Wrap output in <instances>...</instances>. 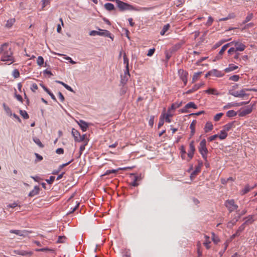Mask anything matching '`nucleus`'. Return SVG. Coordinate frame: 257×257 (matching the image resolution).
Returning a JSON list of instances; mask_svg holds the SVG:
<instances>
[{
    "instance_id": "nucleus-1",
    "label": "nucleus",
    "mask_w": 257,
    "mask_h": 257,
    "mask_svg": "<svg viewBox=\"0 0 257 257\" xmlns=\"http://www.w3.org/2000/svg\"><path fill=\"white\" fill-rule=\"evenodd\" d=\"M0 53L2 54L1 61H7L10 62L9 64H11L15 62V59L13 57V53L9 45L7 43L3 44L0 48Z\"/></svg>"
},
{
    "instance_id": "nucleus-2",
    "label": "nucleus",
    "mask_w": 257,
    "mask_h": 257,
    "mask_svg": "<svg viewBox=\"0 0 257 257\" xmlns=\"http://www.w3.org/2000/svg\"><path fill=\"white\" fill-rule=\"evenodd\" d=\"M198 150L202 158L205 161L207 160V154L208 152L206 147V141L205 139H203L200 143L198 147Z\"/></svg>"
},
{
    "instance_id": "nucleus-3",
    "label": "nucleus",
    "mask_w": 257,
    "mask_h": 257,
    "mask_svg": "<svg viewBox=\"0 0 257 257\" xmlns=\"http://www.w3.org/2000/svg\"><path fill=\"white\" fill-rule=\"evenodd\" d=\"M115 2L117 5V7L120 11L134 10L133 6L127 3H124L120 0H115Z\"/></svg>"
},
{
    "instance_id": "nucleus-4",
    "label": "nucleus",
    "mask_w": 257,
    "mask_h": 257,
    "mask_svg": "<svg viewBox=\"0 0 257 257\" xmlns=\"http://www.w3.org/2000/svg\"><path fill=\"white\" fill-rule=\"evenodd\" d=\"M224 205L230 212L235 211L238 208V206L235 204V201L233 199L226 200Z\"/></svg>"
},
{
    "instance_id": "nucleus-5",
    "label": "nucleus",
    "mask_w": 257,
    "mask_h": 257,
    "mask_svg": "<svg viewBox=\"0 0 257 257\" xmlns=\"http://www.w3.org/2000/svg\"><path fill=\"white\" fill-rule=\"evenodd\" d=\"M178 72L180 78L183 82L184 85H186L187 83V76L188 75V72L182 69H179Z\"/></svg>"
},
{
    "instance_id": "nucleus-6",
    "label": "nucleus",
    "mask_w": 257,
    "mask_h": 257,
    "mask_svg": "<svg viewBox=\"0 0 257 257\" xmlns=\"http://www.w3.org/2000/svg\"><path fill=\"white\" fill-rule=\"evenodd\" d=\"M252 110V106H248L246 108H242L239 111L238 115L243 117L251 112Z\"/></svg>"
},
{
    "instance_id": "nucleus-7",
    "label": "nucleus",
    "mask_w": 257,
    "mask_h": 257,
    "mask_svg": "<svg viewBox=\"0 0 257 257\" xmlns=\"http://www.w3.org/2000/svg\"><path fill=\"white\" fill-rule=\"evenodd\" d=\"M194 144V141H192L189 144V150L187 153L188 157L189 158V161L192 159L194 152L195 151V148Z\"/></svg>"
},
{
    "instance_id": "nucleus-8",
    "label": "nucleus",
    "mask_w": 257,
    "mask_h": 257,
    "mask_svg": "<svg viewBox=\"0 0 257 257\" xmlns=\"http://www.w3.org/2000/svg\"><path fill=\"white\" fill-rule=\"evenodd\" d=\"M99 30V36H103L106 37L110 38L112 40H113V36H111V34L108 30H101L100 29H98Z\"/></svg>"
},
{
    "instance_id": "nucleus-9",
    "label": "nucleus",
    "mask_w": 257,
    "mask_h": 257,
    "mask_svg": "<svg viewBox=\"0 0 257 257\" xmlns=\"http://www.w3.org/2000/svg\"><path fill=\"white\" fill-rule=\"evenodd\" d=\"M74 159H72L70 161H69L68 162L63 164L59 166L58 169L57 170H54L53 172L52 173L53 175H57L58 174V173L60 172V171L65 167L68 165L69 164H70L71 162L73 161Z\"/></svg>"
},
{
    "instance_id": "nucleus-10",
    "label": "nucleus",
    "mask_w": 257,
    "mask_h": 257,
    "mask_svg": "<svg viewBox=\"0 0 257 257\" xmlns=\"http://www.w3.org/2000/svg\"><path fill=\"white\" fill-rule=\"evenodd\" d=\"M204 84V83L203 82H201L199 84H196L194 85V86L192 87V88L187 91L186 92V94H190V93L196 91L198 89H199L200 88V87L201 86L203 85Z\"/></svg>"
},
{
    "instance_id": "nucleus-11",
    "label": "nucleus",
    "mask_w": 257,
    "mask_h": 257,
    "mask_svg": "<svg viewBox=\"0 0 257 257\" xmlns=\"http://www.w3.org/2000/svg\"><path fill=\"white\" fill-rule=\"evenodd\" d=\"M256 186H257L256 184H254V185L252 187H250L248 184H246L243 190H242V191H241V194L244 195V194L247 193L251 190L254 188Z\"/></svg>"
},
{
    "instance_id": "nucleus-12",
    "label": "nucleus",
    "mask_w": 257,
    "mask_h": 257,
    "mask_svg": "<svg viewBox=\"0 0 257 257\" xmlns=\"http://www.w3.org/2000/svg\"><path fill=\"white\" fill-rule=\"evenodd\" d=\"M78 124L83 132L86 131L87 128L88 127V123L83 120H79V121L78 122Z\"/></svg>"
},
{
    "instance_id": "nucleus-13",
    "label": "nucleus",
    "mask_w": 257,
    "mask_h": 257,
    "mask_svg": "<svg viewBox=\"0 0 257 257\" xmlns=\"http://www.w3.org/2000/svg\"><path fill=\"white\" fill-rule=\"evenodd\" d=\"M235 121L229 122L223 126V128L227 132L235 127Z\"/></svg>"
},
{
    "instance_id": "nucleus-14",
    "label": "nucleus",
    "mask_w": 257,
    "mask_h": 257,
    "mask_svg": "<svg viewBox=\"0 0 257 257\" xmlns=\"http://www.w3.org/2000/svg\"><path fill=\"white\" fill-rule=\"evenodd\" d=\"M40 191V187L38 186H35L33 190L30 192L28 196L30 197H33L39 194Z\"/></svg>"
},
{
    "instance_id": "nucleus-15",
    "label": "nucleus",
    "mask_w": 257,
    "mask_h": 257,
    "mask_svg": "<svg viewBox=\"0 0 257 257\" xmlns=\"http://www.w3.org/2000/svg\"><path fill=\"white\" fill-rule=\"evenodd\" d=\"M213 125L212 123L210 121H208L206 123L205 127L204 128L205 133H208L212 130Z\"/></svg>"
},
{
    "instance_id": "nucleus-16",
    "label": "nucleus",
    "mask_w": 257,
    "mask_h": 257,
    "mask_svg": "<svg viewBox=\"0 0 257 257\" xmlns=\"http://www.w3.org/2000/svg\"><path fill=\"white\" fill-rule=\"evenodd\" d=\"M71 134L74 138V140L76 142H77L78 138L80 135L79 132L77 130H75V128H72Z\"/></svg>"
},
{
    "instance_id": "nucleus-17",
    "label": "nucleus",
    "mask_w": 257,
    "mask_h": 257,
    "mask_svg": "<svg viewBox=\"0 0 257 257\" xmlns=\"http://www.w3.org/2000/svg\"><path fill=\"white\" fill-rule=\"evenodd\" d=\"M238 68V66L233 64L229 65L228 67L224 69L225 72H229Z\"/></svg>"
},
{
    "instance_id": "nucleus-18",
    "label": "nucleus",
    "mask_w": 257,
    "mask_h": 257,
    "mask_svg": "<svg viewBox=\"0 0 257 257\" xmlns=\"http://www.w3.org/2000/svg\"><path fill=\"white\" fill-rule=\"evenodd\" d=\"M210 73H212V76H214L217 77H221L223 76V74L216 69H213L211 70Z\"/></svg>"
},
{
    "instance_id": "nucleus-19",
    "label": "nucleus",
    "mask_w": 257,
    "mask_h": 257,
    "mask_svg": "<svg viewBox=\"0 0 257 257\" xmlns=\"http://www.w3.org/2000/svg\"><path fill=\"white\" fill-rule=\"evenodd\" d=\"M17 254L23 256H30L33 254V252L32 251L21 250L18 251Z\"/></svg>"
},
{
    "instance_id": "nucleus-20",
    "label": "nucleus",
    "mask_w": 257,
    "mask_h": 257,
    "mask_svg": "<svg viewBox=\"0 0 257 257\" xmlns=\"http://www.w3.org/2000/svg\"><path fill=\"white\" fill-rule=\"evenodd\" d=\"M183 43H178L173 46L171 49V52H174L178 50L183 45Z\"/></svg>"
},
{
    "instance_id": "nucleus-21",
    "label": "nucleus",
    "mask_w": 257,
    "mask_h": 257,
    "mask_svg": "<svg viewBox=\"0 0 257 257\" xmlns=\"http://www.w3.org/2000/svg\"><path fill=\"white\" fill-rule=\"evenodd\" d=\"M227 136V132L225 131L223 128L222 130H221L220 132V135H218V138L220 140H224L226 139V138Z\"/></svg>"
},
{
    "instance_id": "nucleus-22",
    "label": "nucleus",
    "mask_w": 257,
    "mask_h": 257,
    "mask_svg": "<svg viewBox=\"0 0 257 257\" xmlns=\"http://www.w3.org/2000/svg\"><path fill=\"white\" fill-rule=\"evenodd\" d=\"M200 171V168L199 167H197L195 168V170L192 172L190 175V178L193 180V178L197 175V174Z\"/></svg>"
},
{
    "instance_id": "nucleus-23",
    "label": "nucleus",
    "mask_w": 257,
    "mask_h": 257,
    "mask_svg": "<svg viewBox=\"0 0 257 257\" xmlns=\"http://www.w3.org/2000/svg\"><path fill=\"white\" fill-rule=\"evenodd\" d=\"M4 110L10 116H12V113L10 108L5 103H4L3 104Z\"/></svg>"
},
{
    "instance_id": "nucleus-24",
    "label": "nucleus",
    "mask_w": 257,
    "mask_h": 257,
    "mask_svg": "<svg viewBox=\"0 0 257 257\" xmlns=\"http://www.w3.org/2000/svg\"><path fill=\"white\" fill-rule=\"evenodd\" d=\"M248 88L242 89L239 91V97H243L248 96V94L245 93L246 91H248Z\"/></svg>"
},
{
    "instance_id": "nucleus-25",
    "label": "nucleus",
    "mask_w": 257,
    "mask_h": 257,
    "mask_svg": "<svg viewBox=\"0 0 257 257\" xmlns=\"http://www.w3.org/2000/svg\"><path fill=\"white\" fill-rule=\"evenodd\" d=\"M104 8L108 11H112L115 9L114 5L111 3H106L104 5Z\"/></svg>"
},
{
    "instance_id": "nucleus-26",
    "label": "nucleus",
    "mask_w": 257,
    "mask_h": 257,
    "mask_svg": "<svg viewBox=\"0 0 257 257\" xmlns=\"http://www.w3.org/2000/svg\"><path fill=\"white\" fill-rule=\"evenodd\" d=\"M15 22V19H10L7 21L5 27L8 28H10L14 25Z\"/></svg>"
},
{
    "instance_id": "nucleus-27",
    "label": "nucleus",
    "mask_w": 257,
    "mask_h": 257,
    "mask_svg": "<svg viewBox=\"0 0 257 257\" xmlns=\"http://www.w3.org/2000/svg\"><path fill=\"white\" fill-rule=\"evenodd\" d=\"M253 15L252 13H248L247 16L245 20L242 22L243 24H245L250 21L253 18Z\"/></svg>"
},
{
    "instance_id": "nucleus-28",
    "label": "nucleus",
    "mask_w": 257,
    "mask_h": 257,
    "mask_svg": "<svg viewBox=\"0 0 257 257\" xmlns=\"http://www.w3.org/2000/svg\"><path fill=\"white\" fill-rule=\"evenodd\" d=\"M130 76L126 75V74H124L123 75H121V81L120 82L122 85H124L126 83L128 79Z\"/></svg>"
},
{
    "instance_id": "nucleus-29",
    "label": "nucleus",
    "mask_w": 257,
    "mask_h": 257,
    "mask_svg": "<svg viewBox=\"0 0 257 257\" xmlns=\"http://www.w3.org/2000/svg\"><path fill=\"white\" fill-rule=\"evenodd\" d=\"M192 108L194 109H197L198 108L197 106L193 102H189L187 104H186V108Z\"/></svg>"
},
{
    "instance_id": "nucleus-30",
    "label": "nucleus",
    "mask_w": 257,
    "mask_h": 257,
    "mask_svg": "<svg viewBox=\"0 0 257 257\" xmlns=\"http://www.w3.org/2000/svg\"><path fill=\"white\" fill-rule=\"evenodd\" d=\"M170 27V26L169 24L164 25L162 30L160 32L161 35H164L165 34V33L168 30Z\"/></svg>"
},
{
    "instance_id": "nucleus-31",
    "label": "nucleus",
    "mask_w": 257,
    "mask_h": 257,
    "mask_svg": "<svg viewBox=\"0 0 257 257\" xmlns=\"http://www.w3.org/2000/svg\"><path fill=\"white\" fill-rule=\"evenodd\" d=\"M245 46L241 43H239L238 46H237L235 48L236 49L237 51H243L245 48Z\"/></svg>"
},
{
    "instance_id": "nucleus-32",
    "label": "nucleus",
    "mask_w": 257,
    "mask_h": 257,
    "mask_svg": "<svg viewBox=\"0 0 257 257\" xmlns=\"http://www.w3.org/2000/svg\"><path fill=\"white\" fill-rule=\"evenodd\" d=\"M236 114H237L236 112L233 110H228L226 112V116L229 117L235 116V115H236Z\"/></svg>"
},
{
    "instance_id": "nucleus-33",
    "label": "nucleus",
    "mask_w": 257,
    "mask_h": 257,
    "mask_svg": "<svg viewBox=\"0 0 257 257\" xmlns=\"http://www.w3.org/2000/svg\"><path fill=\"white\" fill-rule=\"evenodd\" d=\"M36 251H38V252H40V251H51V252H55V250L53 249L49 248H48V247H44V248H42L36 249Z\"/></svg>"
},
{
    "instance_id": "nucleus-34",
    "label": "nucleus",
    "mask_w": 257,
    "mask_h": 257,
    "mask_svg": "<svg viewBox=\"0 0 257 257\" xmlns=\"http://www.w3.org/2000/svg\"><path fill=\"white\" fill-rule=\"evenodd\" d=\"M228 94L236 97H239V91H235L233 89H230L228 91Z\"/></svg>"
},
{
    "instance_id": "nucleus-35",
    "label": "nucleus",
    "mask_w": 257,
    "mask_h": 257,
    "mask_svg": "<svg viewBox=\"0 0 257 257\" xmlns=\"http://www.w3.org/2000/svg\"><path fill=\"white\" fill-rule=\"evenodd\" d=\"M20 113L24 119H28L29 118V114L25 110H20Z\"/></svg>"
},
{
    "instance_id": "nucleus-36",
    "label": "nucleus",
    "mask_w": 257,
    "mask_h": 257,
    "mask_svg": "<svg viewBox=\"0 0 257 257\" xmlns=\"http://www.w3.org/2000/svg\"><path fill=\"white\" fill-rule=\"evenodd\" d=\"M33 141L39 147L42 148L44 147L39 138L35 137L33 138Z\"/></svg>"
},
{
    "instance_id": "nucleus-37",
    "label": "nucleus",
    "mask_w": 257,
    "mask_h": 257,
    "mask_svg": "<svg viewBox=\"0 0 257 257\" xmlns=\"http://www.w3.org/2000/svg\"><path fill=\"white\" fill-rule=\"evenodd\" d=\"M238 219H236V220L233 219L230 221H229L227 223V227L228 228H232V226L236 223V222L237 221Z\"/></svg>"
},
{
    "instance_id": "nucleus-38",
    "label": "nucleus",
    "mask_w": 257,
    "mask_h": 257,
    "mask_svg": "<svg viewBox=\"0 0 257 257\" xmlns=\"http://www.w3.org/2000/svg\"><path fill=\"white\" fill-rule=\"evenodd\" d=\"M201 73L202 72H201L194 73L192 78V82H195V81H196L198 79Z\"/></svg>"
},
{
    "instance_id": "nucleus-39",
    "label": "nucleus",
    "mask_w": 257,
    "mask_h": 257,
    "mask_svg": "<svg viewBox=\"0 0 257 257\" xmlns=\"http://www.w3.org/2000/svg\"><path fill=\"white\" fill-rule=\"evenodd\" d=\"M117 172V170H115V169L108 170H107L104 174L102 175L101 176L109 175L111 173H116Z\"/></svg>"
},
{
    "instance_id": "nucleus-40",
    "label": "nucleus",
    "mask_w": 257,
    "mask_h": 257,
    "mask_svg": "<svg viewBox=\"0 0 257 257\" xmlns=\"http://www.w3.org/2000/svg\"><path fill=\"white\" fill-rule=\"evenodd\" d=\"M249 101H250V100L246 101V102L242 101V102H238V103H232V106H241L243 105L248 104L249 102Z\"/></svg>"
},
{
    "instance_id": "nucleus-41",
    "label": "nucleus",
    "mask_w": 257,
    "mask_h": 257,
    "mask_svg": "<svg viewBox=\"0 0 257 257\" xmlns=\"http://www.w3.org/2000/svg\"><path fill=\"white\" fill-rule=\"evenodd\" d=\"M223 113H217L214 116V120L215 121H218L220 120V118L223 116Z\"/></svg>"
},
{
    "instance_id": "nucleus-42",
    "label": "nucleus",
    "mask_w": 257,
    "mask_h": 257,
    "mask_svg": "<svg viewBox=\"0 0 257 257\" xmlns=\"http://www.w3.org/2000/svg\"><path fill=\"white\" fill-rule=\"evenodd\" d=\"M10 232L12 233H15L20 236H23L24 235L22 233V231L20 230H11Z\"/></svg>"
},
{
    "instance_id": "nucleus-43",
    "label": "nucleus",
    "mask_w": 257,
    "mask_h": 257,
    "mask_svg": "<svg viewBox=\"0 0 257 257\" xmlns=\"http://www.w3.org/2000/svg\"><path fill=\"white\" fill-rule=\"evenodd\" d=\"M239 79V76L238 75H233L229 77V80L233 81H237Z\"/></svg>"
},
{
    "instance_id": "nucleus-44",
    "label": "nucleus",
    "mask_w": 257,
    "mask_h": 257,
    "mask_svg": "<svg viewBox=\"0 0 257 257\" xmlns=\"http://www.w3.org/2000/svg\"><path fill=\"white\" fill-rule=\"evenodd\" d=\"M37 64L42 66L44 64V59L42 56H39L37 61Z\"/></svg>"
},
{
    "instance_id": "nucleus-45",
    "label": "nucleus",
    "mask_w": 257,
    "mask_h": 257,
    "mask_svg": "<svg viewBox=\"0 0 257 257\" xmlns=\"http://www.w3.org/2000/svg\"><path fill=\"white\" fill-rule=\"evenodd\" d=\"M66 237L65 236H59L58 238V243H64Z\"/></svg>"
},
{
    "instance_id": "nucleus-46",
    "label": "nucleus",
    "mask_w": 257,
    "mask_h": 257,
    "mask_svg": "<svg viewBox=\"0 0 257 257\" xmlns=\"http://www.w3.org/2000/svg\"><path fill=\"white\" fill-rule=\"evenodd\" d=\"M138 176H135L134 181L132 183H131V185L134 187L138 186L139 184L137 182V181L138 180Z\"/></svg>"
},
{
    "instance_id": "nucleus-47",
    "label": "nucleus",
    "mask_w": 257,
    "mask_h": 257,
    "mask_svg": "<svg viewBox=\"0 0 257 257\" xmlns=\"http://www.w3.org/2000/svg\"><path fill=\"white\" fill-rule=\"evenodd\" d=\"M226 50V49L223 47V46L222 47L221 50L219 52L218 55L216 57V58L218 59L221 57V56L223 54L224 51Z\"/></svg>"
},
{
    "instance_id": "nucleus-48",
    "label": "nucleus",
    "mask_w": 257,
    "mask_h": 257,
    "mask_svg": "<svg viewBox=\"0 0 257 257\" xmlns=\"http://www.w3.org/2000/svg\"><path fill=\"white\" fill-rule=\"evenodd\" d=\"M13 76L14 78H17L20 77V72L18 69H15L13 72Z\"/></svg>"
},
{
    "instance_id": "nucleus-49",
    "label": "nucleus",
    "mask_w": 257,
    "mask_h": 257,
    "mask_svg": "<svg viewBox=\"0 0 257 257\" xmlns=\"http://www.w3.org/2000/svg\"><path fill=\"white\" fill-rule=\"evenodd\" d=\"M123 63L124 64H125L126 65V68H127V67H128V59L127 58L125 54H124L123 55Z\"/></svg>"
},
{
    "instance_id": "nucleus-50",
    "label": "nucleus",
    "mask_w": 257,
    "mask_h": 257,
    "mask_svg": "<svg viewBox=\"0 0 257 257\" xmlns=\"http://www.w3.org/2000/svg\"><path fill=\"white\" fill-rule=\"evenodd\" d=\"M35 155L36 157V159L35 160V162H37L38 161H41L43 160V157L38 153H35Z\"/></svg>"
},
{
    "instance_id": "nucleus-51",
    "label": "nucleus",
    "mask_w": 257,
    "mask_h": 257,
    "mask_svg": "<svg viewBox=\"0 0 257 257\" xmlns=\"http://www.w3.org/2000/svg\"><path fill=\"white\" fill-rule=\"evenodd\" d=\"M164 116L162 117L161 116V117L160 118L158 126L159 128H160L164 123Z\"/></svg>"
},
{
    "instance_id": "nucleus-52",
    "label": "nucleus",
    "mask_w": 257,
    "mask_h": 257,
    "mask_svg": "<svg viewBox=\"0 0 257 257\" xmlns=\"http://www.w3.org/2000/svg\"><path fill=\"white\" fill-rule=\"evenodd\" d=\"M213 21V19L211 17H209L208 19V21L206 23V25L207 26H210L212 25V22Z\"/></svg>"
},
{
    "instance_id": "nucleus-53",
    "label": "nucleus",
    "mask_w": 257,
    "mask_h": 257,
    "mask_svg": "<svg viewBox=\"0 0 257 257\" xmlns=\"http://www.w3.org/2000/svg\"><path fill=\"white\" fill-rule=\"evenodd\" d=\"M55 177L54 176H51L50 177V178L49 179H46V181L49 184H52L54 180H55Z\"/></svg>"
},
{
    "instance_id": "nucleus-54",
    "label": "nucleus",
    "mask_w": 257,
    "mask_h": 257,
    "mask_svg": "<svg viewBox=\"0 0 257 257\" xmlns=\"http://www.w3.org/2000/svg\"><path fill=\"white\" fill-rule=\"evenodd\" d=\"M218 137V135H217V134L213 135L208 138V141L209 142H212V141L215 140Z\"/></svg>"
},
{
    "instance_id": "nucleus-55",
    "label": "nucleus",
    "mask_w": 257,
    "mask_h": 257,
    "mask_svg": "<svg viewBox=\"0 0 257 257\" xmlns=\"http://www.w3.org/2000/svg\"><path fill=\"white\" fill-rule=\"evenodd\" d=\"M236 52H237V50H236V48H233V47H232V48H230L228 50V53L229 54V55H231L233 53H236Z\"/></svg>"
},
{
    "instance_id": "nucleus-56",
    "label": "nucleus",
    "mask_w": 257,
    "mask_h": 257,
    "mask_svg": "<svg viewBox=\"0 0 257 257\" xmlns=\"http://www.w3.org/2000/svg\"><path fill=\"white\" fill-rule=\"evenodd\" d=\"M155 48L150 49L148 51V54H147V56H149V57L152 56L154 54V53H155Z\"/></svg>"
},
{
    "instance_id": "nucleus-57",
    "label": "nucleus",
    "mask_w": 257,
    "mask_h": 257,
    "mask_svg": "<svg viewBox=\"0 0 257 257\" xmlns=\"http://www.w3.org/2000/svg\"><path fill=\"white\" fill-rule=\"evenodd\" d=\"M216 91V90L214 89L210 88L205 90V92L208 94H216V93H215Z\"/></svg>"
},
{
    "instance_id": "nucleus-58",
    "label": "nucleus",
    "mask_w": 257,
    "mask_h": 257,
    "mask_svg": "<svg viewBox=\"0 0 257 257\" xmlns=\"http://www.w3.org/2000/svg\"><path fill=\"white\" fill-rule=\"evenodd\" d=\"M246 224V222H244L243 224H242L238 228V231L242 232L245 228V225Z\"/></svg>"
},
{
    "instance_id": "nucleus-59",
    "label": "nucleus",
    "mask_w": 257,
    "mask_h": 257,
    "mask_svg": "<svg viewBox=\"0 0 257 257\" xmlns=\"http://www.w3.org/2000/svg\"><path fill=\"white\" fill-rule=\"evenodd\" d=\"M180 152L181 153V157L182 158H183V156L186 153L185 147L183 146H181L180 147Z\"/></svg>"
},
{
    "instance_id": "nucleus-60",
    "label": "nucleus",
    "mask_w": 257,
    "mask_h": 257,
    "mask_svg": "<svg viewBox=\"0 0 257 257\" xmlns=\"http://www.w3.org/2000/svg\"><path fill=\"white\" fill-rule=\"evenodd\" d=\"M87 142L88 141H86L85 144L82 145L80 146V148H79V151L80 152V155L82 154V152L85 150V146L87 145Z\"/></svg>"
},
{
    "instance_id": "nucleus-61",
    "label": "nucleus",
    "mask_w": 257,
    "mask_h": 257,
    "mask_svg": "<svg viewBox=\"0 0 257 257\" xmlns=\"http://www.w3.org/2000/svg\"><path fill=\"white\" fill-rule=\"evenodd\" d=\"M171 53H169L167 51L165 52V56H166V61L167 62L170 58L171 57Z\"/></svg>"
},
{
    "instance_id": "nucleus-62",
    "label": "nucleus",
    "mask_w": 257,
    "mask_h": 257,
    "mask_svg": "<svg viewBox=\"0 0 257 257\" xmlns=\"http://www.w3.org/2000/svg\"><path fill=\"white\" fill-rule=\"evenodd\" d=\"M196 120H193L190 125V129H195V125L196 124Z\"/></svg>"
},
{
    "instance_id": "nucleus-63",
    "label": "nucleus",
    "mask_w": 257,
    "mask_h": 257,
    "mask_svg": "<svg viewBox=\"0 0 257 257\" xmlns=\"http://www.w3.org/2000/svg\"><path fill=\"white\" fill-rule=\"evenodd\" d=\"M212 240L215 243H217L219 241V238L215 236V234L214 233H212Z\"/></svg>"
},
{
    "instance_id": "nucleus-64",
    "label": "nucleus",
    "mask_w": 257,
    "mask_h": 257,
    "mask_svg": "<svg viewBox=\"0 0 257 257\" xmlns=\"http://www.w3.org/2000/svg\"><path fill=\"white\" fill-rule=\"evenodd\" d=\"M38 88V86L36 83H33L31 87V89L33 92H35L36 90H37Z\"/></svg>"
}]
</instances>
